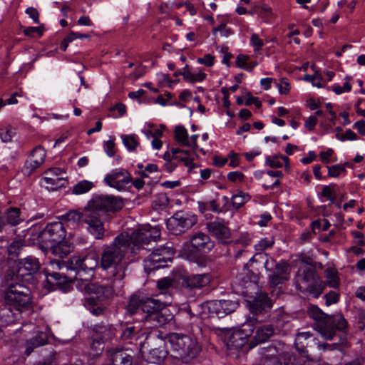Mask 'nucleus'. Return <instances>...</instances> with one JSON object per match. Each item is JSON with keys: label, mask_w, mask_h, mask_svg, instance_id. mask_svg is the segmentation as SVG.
Segmentation results:
<instances>
[{"label": "nucleus", "mask_w": 365, "mask_h": 365, "mask_svg": "<svg viewBox=\"0 0 365 365\" xmlns=\"http://www.w3.org/2000/svg\"><path fill=\"white\" fill-rule=\"evenodd\" d=\"M175 140L180 144L187 146L188 139V133L187 129L182 125H177L175 128Z\"/></svg>", "instance_id": "43"}, {"label": "nucleus", "mask_w": 365, "mask_h": 365, "mask_svg": "<svg viewBox=\"0 0 365 365\" xmlns=\"http://www.w3.org/2000/svg\"><path fill=\"white\" fill-rule=\"evenodd\" d=\"M227 179L232 182H242L245 179V175L239 171L230 172L227 174Z\"/></svg>", "instance_id": "61"}, {"label": "nucleus", "mask_w": 365, "mask_h": 365, "mask_svg": "<svg viewBox=\"0 0 365 365\" xmlns=\"http://www.w3.org/2000/svg\"><path fill=\"white\" fill-rule=\"evenodd\" d=\"M4 299L7 305L16 312L29 309L32 303L30 289L20 283L9 284L4 292Z\"/></svg>", "instance_id": "6"}, {"label": "nucleus", "mask_w": 365, "mask_h": 365, "mask_svg": "<svg viewBox=\"0 0 365 365\" xmlns=\"http://www.w3.org/2000/svg\"><path fill=\"white\" fill-rule=\"evenodd\" d=\"M199 138L198 134H193L190 136L188 135V139L187 142V147H189L193 150L194 152L199 151L202 155H205L206 152L203 148H200L197 143V140Z\"/></svg>", "instance_id": "54"}, {"label": "nucleus", "mask_w": 365, "mask_h": 365, "mask_svg": "<svg viewBox=\"0 0 365 365\" xmlns=\"http://www.w3.org/2000/svg\"><path fill=\"white\" fill-rule=\"evenodd\" d=\"M121 139L123 144L129 151H133L139 144L135 135H122Z\"/></svg>", "instance_id": "46"}, {"label": "nucleus", "mask_w": 365, "mask_h": 365, "mask_svg": "<svg viewBox=\"0 0 365 365\" xmlns=\"http://www.w3.org/2000/svg\"><path fill=\"white\" fill-rule=\"evenodd\" d=\"M347 165H348V163L339 164V165L329 166L328 167V175L333 178H337L341 174H346V170L345 166Z\"/></svg>", "instance_id": "49"}, {"label": "nucleus", "mask_w": 365, "mask_h": 365, "mask_svg": "<svg viewBox=\"0 0 365 365\" xmlns=\"http://www.w3.org/2000/svg\"><path fill=\"white\" fill-rule=\"evenodd\" d=\"M165 303L162 302L160 299L134 294L129 301L128 311L130 314H134L140 309L146 315H150L158 311H161Z\"/></svg>", "instance_id": "7"}, {"label": "nucleus", "mask_w": 365, "mask_h": 365, "mask_svg": "<svg viewBox=\"0 0 365 365\" xmlns=\"http://www.w3.org/2000/svg\"><path fill=\"white\" fill-rule=\"evenodd\" d=\"M200 64H204L207 67H211L214 64L215 57L210 54H206L202 58H199L197 60Z\"/></svg>", "instance_id": "62"}, {"label": "nucleus", "mask_w": 365, "mask_h": 365, "mask_svg": "<svg viewBox=\"0 0 365 365\" xmlns=\"http://www.w3.org/2000/svg\"><path fill=\"white\" fill-rule=\"evenodd\" d=\"M160 235V230L149 225L141 226L130 235L120 233L110 245L103 248L101 267L115 282H120L125 277L128 266L136 251L152 241L155 242Z\"/></svg>", "instance_id": "1"}, {"label": "nucleus", "mask_w": 365, "mask_h": 365, "mask_svg": "<svg viewBox=\"0 0 365 365\" xmlns=\"http://www.w3.org/2000/svg\"><path fill=\"white\" fill-rule=\"evenodd\" d=\"M83 222L87 225V231L96 240L103 238L105 227L98 211L87 206L83 211Z\"/></svg>", "instance_id": "8"}, {"label": "nucleus", "mask_w": 365, "mask_h": 365, "mask_svg": "<svg viewBox=\"0 0 365 365\" xmlns=\"http://www.w3.org/2000/svg\"><path fill=\"white\" fill-rule=\"evenodd\" d=\"M62 262L59 260H51L48 262L46 267L44 269V273L46 279L49 280V278H52L56 281H58L61 279V275L56 270L61 269Z\"/></svg>", "instance_id": "35"}, {"label": "nucleus", "mask_w": 365, "mask_h": 365, "mask_svg": "<svg viewBox=\"0 0 365 365\" xmlns=\"http://www.w3.org/2000/svg\"><path fill=\"white\" fill-rule=\"evenodd\" d=\"M326 286L328 285L332 288H336L339 286V277L337 272L334 269L329 268L325 270Z\"/></svg>", "instance_id": "42"}, {"label": "nucleus", "mask_w": 365, "mask_h": 365, "mask_svg": "<svg viewBox=\"0 0 365 365\" xmlns=\"http://www.w3.org/2000/svg\"><path fill=\"white\" fill-rule=\"evenodd\" d=\"M197 222L195 215L178 212L167 222V227L175 235L190 229Z\"/></svg>", "instance_id": "12"}, {"label": "nucleus", "mask_w": 365, "mask_h": 365, "mask_svg": "<svg viewBox=\"0 0 365 365\" xmlns=\"http://www.w3.org/2000/svg\"><path fill=\"white\" fill-rule=\"evenodd\" d=\"M324 297L326 299V304L330 305V304L336 303L339 300V294L336 293V292L331 291L329 293H327L324 296Z\"/></svg>", "instance_id": "63"}, {"label": "nucleus", "mask_w": 365, "mask_h": 365, "mask_svg": "<svg viewBox=\"0 0 365 365\" xmlns=\"http://www.w3.org/2000/svg\"><path fill=\"white\" fill-rule=\"evenodd\" d=\"M238 303L232 300H218L210 303L209 309L220 317L229 314L238 307Z\"/></svg>", "instance_id": "21"}, {"label": "nucleus", "mask_w": 365, "mask_h": 365, "mask_svg": "<svg viewBox=\"0 0 365 365\" xmlns=\"http://www.w3.org/2000/svg\"><path fill=\"white\" fill-rule=\"evenodd\" d=\"M171 153L173 160L183 163L189 170L193 168V158L189 151L178 148H172Z\"/></svg>", "instance_id": "28"}, {"label": "nucleus", "mask_w": 365, "mask_h": 365, "mask_svg": "<svg viewBox=\"0 0 365 365\" xmlns=\"http://www.w3.org/2000/svg\"><path fill=\"white\" fill-rule=\"evenodd\" d=\"M166 341L175 356L185 363H188L196 358L201 350L195 338L185 334L172 333L166 337Z\"/></svg>", "instance_id": "4"}, {"label": "nucleus", "mask_w": 365, "mask_h": 365, "mask_svg": "<svg viewBox=\"0 0 365 365\" xmlns=\"http://www.w3.org/2000/svg\"><path fill=\"white\" fill-rule=\"evenodd\" d=\"M94 333L100 336L106 342L115 336V330L112 325L96 324L93 328Z\"/></svg>", "instance_id": "34"}, {"label": "nucleus", "mask_w": 365, "mask_h": 365, "mask_svg": "<svg viewBox=\"0 0 365 365\" xmlns=\"http://www.w3.org/2000/svg\"><path fill=\"white\" fill-rule=\"evenodd\" d=\"M212 34H215L219 32L222 37L227 38L231 36L233 32L232 29L226 26L225 24H220L218 26L215 27L212 30Z\"/></svg>", "instance_id": "55"}, {"label": "nucleus", "mask_w": 365, "mask_h": 365, "mask_svg": "<svg viewBox=\"0 0 365 365\" xmlns=\"http://www.w3.org/2000/svg\"><path fill=\"white\" fill-rule=\"evenodd\" d=\"M274 243V239L272 237H264L261 239L257 244L255 245V249L257 253L250 259V262L252 261H259V259H265L264 263V266L267 270H269L268 267L269 259H268V256L262 253L265 250L270 248L273 246Z\"/></svg>", "instance_id": "20"}, {"label": "nucleus", "mask_w": 365, "mask_h": 365, "mask_svg": "<svg viewBox=\"0 0 365 365\" xmlns=\"http://www.w3.org/2000/svg\"><path fill=\"white\" fill-rule=\"evenodd\" d=\"M19 237V239L14 240L8 247L9 255L12 257L18 256L19 251L25 245L26 241L21 237Z\"/></svg>", "instance_id": "45"}, {"label": "nucleus", "mask_w": 365, "mask_h": 365, "mask_svg": "<svg viewBox=\"0 0 365 365\" xmlns=\"http://www.w3.org/2000/svg\"><path fill=\"white\" fill-rule=\"evenodd\" d=\"M51 249L53 255L63 258L73 251V246L69 242L62 240L52 245Z\"/></svg>", "instance_id": "27"}, {"label": "nucleus", "mask_w": 365, "mask_h": 365, "mask_svg": "<svg viewBox=\"0 0 365 365\" xmlns=\"http://www.w3.org/2000/svg\"><path fill=\"white\" fill-rule=\"evenodd\" d=\"M237 282L242 287H255L254 281L252 279V275L250 274V270L245 266L242 272L240 273L236 278Z\"/></svg>", "instance_id": "38"}, {"label": "nucleus", "mask_w": 365, "mask_h": 365, "mask_svg": "<svg viewBox=\"0 0 365 365\" xmlns=\"http://www.w3.org/2000/svg\"><path fill=\"white\" fill-rule=\"evenodd\" d=\"M11 307H4L0 311V319L6 324L14 322L17 319L18 315L21 312H16V310L14 312Z\"/></svg>", "instance_id": "41"}, {"label": "nucleus", "mask_w": 365, "mask_h": 365, "mask_svg": "<svg viewBox=\"0 0 365 365\" xmlns=\"http://www.w3.org/2000/svg\"><path fill=\"white\" fill-rule=\"evenodd\" d=\"M179 74L183 76L185 81L191 83L202 82L207 77L206 73L201 70H198L197 71L192 73L188 65H185L182 68V71Z\"/></svg>", "instance_id": "31"}, {"label": "nucleus", "mask_w": 365, "mask_h": 365, "mask_svg": "<svg viewBox=\"0 0 365 365\" xmlns=\"http://www.w3.org/2000/svg\"><path fill=\"white\" fill-rule=\"evenodd\" d=\"M277 88L280 94L286 95L289 93L291 86L287 79L281 78L277 83Z\"/></svg>", "instance_id": "60"}, {"label": "nucleus", "mask_w": 365, "mask_h": 365, "mask_svg": "<svg viewBox=\"0 0 365 365\" xmlns=\"http://www.w3.org/2000/svg\"><path fill=\"white\" fill-rule=\"evenodd\" d=\"M55 243L54 240L51 235V233L48 232V230L46 227L43 228L41 227V239H40V246L42 247H48L49 245H52Z\"/></svg>", "instance_id": "47"}, {"label": "nucleus", "mask_w": 365, "mask_h": 365, "mask_svg": "<svg viewBox=\"0 0 365 365\" xmlns=\"http://www.w3.org/2000/svg\"><path fill=\"white\" fill-rule=\"evenodd\" d=\"M104 341L101 338L95 333L93 335V339L91 343V349L96 353L102 351L104 348Z\"/></svg>", "instance_id": "56"}, {"label": "nucleus", "mask_w": 365, "mask_h": 365, "mask_svg": "<svg viewBox=\"0 0 365 365\" xmlns=\"http://www.w3.org/2000/svg\"><path fill=\"white\" fill-rule=\"evenodd\" d=\"M310 317L318 321L317 329L326 340H331L335 330L344 331L347 327V322L341 314L327 316L319 308L312 307L309 310Z\"/></svg>", "instance_id": "5"}, {"label": "nucleus", "mask_w": 365, "mask_h": 365, "mask_svg": "<svg viewBox=\"0 0 365 365\" xmlns=\"http://www.w3.org/2000/svg\"><path fill=\"white\" fill-rule=\"evenodd\" d=\"M297 289L314 298H318L326 288V284L317 274L315 268L308 262H302L295 276Z\"/></svg>", "instance_id": "3"}, {"label": "nucleus", "mask_w": 365, "mask_h": 365, "mask_svg": "<svg viewBox=\"0 0 365 365\" xmlns=\"http://www.w3.org/2000/svg\"><path fill=\"white\" fill-rule=\"evenodd\" d=\"M254 331L252 321H249L242 325V329L232 332L227 339V346L230 349H238L244 346L248 337Z\"/></svg>", "instance_id": "11"}, {"label": "nucleus", "mask_w": 365, "mask_h": 365, "mask_svg": "<svg viewBox=\"0 0 365 365\" xmlns=\"http://www.w3.org/2000/svg\"><path fill=\"white\" fill-rule=\"evenodd\" d=\"M274 272L269 277V282L272 285L276 286L287 281L289 277V267L286 263L276 264Z\"/></svg>", "instance_id": "23"}, {"label": "nucleus", "mask_w": 365, "mask_h": 365, "mask_svg": "<svg viewBox=\"0 0 365 365\" xmlns=\"http://www.w3.org/2000/svg\"><path fill=\"white\" fill-rule=\"evenodd\" d=\"M332 90L336 94L340 95L343 93L349 92L351 90V85L349 81L344 82L343 86L334 84L332 86Z\"/></svg>", "instance_id": "59"}, {"label": "nucleus", "mask_w": 365, "mask_h": 365, "mask_svg": "<svg viewBox=\"0 0 365 365\" xmlns=\"http://www.w3.org/2000/svg\"><path fill=\"white\" fill-rule=\"evenodd\" d=\"M249 199L250 197L248 195H246L243 192H240L232 196V204L235 207L239 208L242 205H244Z\"/></svg>", "instance_id": "53"}, {"label": "nucleus", "mask_w": 365, "mask_h": 365, "mask_svg": "<svg viewBox=\"0 0 365 365\" xmlns=\"http://www.w3.org/2000/svg\"><path fill=\"white\" fill-rule=\"evenodd\" d=\"M169 203V200L166 194L159 193L155 196L153 201V208L155 210H161L165 209Z\"/></svg>", "instance_id": "44"}, {"label": "nucleus", "mask_w": 365, "mask_h": 365, "mask_svg": "<svg viewBox=\"0 0 365 365\" xmlns=\"http://www.w3.org/2000/svg\"><path fill=\"white\" fill-rule=\"evenodd\" d=\"M206 227L210 234L221 243L231 241V232L225 223L220 221H212L207 223Z\"/></svg>", "instance_id": "17"}, {"label": "nucleus", "mask_w": 365, "mask_h": 365, "mask_svg": "<svg viewBox=\"0 0 365 365\" xmlns=\"http://www.w3.org/2000/svg\"><path fill=\"white\" fill-rule=\"evenodd\" d=\"M102 254L101 255V259L98 253L94 250H89L86 254L81 256H73L69 259L70 268L74 269L81 277V273L90 274L88 277L83 279L84 288L86 291H91L92 287L94 286L89 283L91 277L93 276V272L95 269L98 266L102 270L106 272L101 267ZM108 279H110L113 287H121L122 280L119 282H115L111 277H110L107 272H106Z\"/></svg>", "instance_id": "2"}, {"label": "nucleus", "mask_w": 365, "mask_h": 365, "mask_svg": "<svg viewBox=\"0 0 365 365\" xmlns=\"http://www.w3.org/2000/svg\"><path fill=\"white\" fill-rule=\"evenodd\" d=\"M250 46L253 48L255 53H259L264 45V41L258 34H252L250 36Z\"/></svg>", "instance_id": "50"}, {"label": "nucleus", "mask_w": 365, "mask_h": 365, "mask_svg": "<svg viewBox=\"0 0 365 365\" xmlns=\"http://www.w3.org/2000/svg\"><path fill=\"white\" fill-rule=\"evenodd\" d=\"M94 187L93 182L83 180L75 184L72 189L71 192L74 195H83L89 192Z\"/></svg>", "instance_id": "37"}, {"label": "nucleus", "mask_w": 365, "mask_h": 365, "mask_svg": "<svg viewBox=\"0 0 365 365\" xmlns=\"http://www.w3.org/2000/svg\"><path fill=\"white\" fill-rule=\"evenodd\" d=\"M63 217L68 222H72L73 223H77L80 221L83 222V212H80L76 210H72L66 213Z\"/></svg>", "instance_id": "57"}, {"label": "nucleus", "mask_w": 365, "mask_h": 365, "mask_svg": "<svg viewBox=\"0 0 365 365\" xmlns=\"http://www.w3.org/2000/svg\"><path fill=\"white\" fill-rule=\"evenodd\" d=\"M103 181L108 186L122 191L131 182V176L125 169H115L105 176Z\"/></svg>", "instance_id": "13"}, {"label": "nucleus", "mask_w": 365, "mask_h": 365, "mask_svg": "<svg viewBox=\"0 0 365 365\" xmlns=\"http://www.w3.org/2000/svg\"><path fill=\"white\" fill-rule=\"evenodd\" d=\"M310 336L311 334L308 331L300 332L296 335L294 344L299 353H304L306 351V348L308 344L307 340L309 339Z\"/></svg>", "instance_id": "40"}, {"label": "nucleus", "mask_w": 365, "mask_h": 365, "mask_svg": "<svg viewBox=\"0 0 365 365\" xmlns=\"http://www.w3.org/2000/svg\"><path fill=\"white\" fill-rule=\"evenodd\" d=\"M190 243L195 251L203 252H210L215 246L210 237L203 232L193 235L190 238Z\"/></svg>", "instance_id": "19"}, {"label": "nucleus", "mask_w": 365, "mask_h": 365, "mask_svg": "<svg viewBox=\"0 0 365 365\" xmlns=\"http://www.w3.org/2000/svg\"><path fill=\"white\" fill-rule=\"evenodd\" d=\"M140 331V329H136L133 326L128 327L122 331L121 338L124 340L137 339Z\"/></svg>", "instance_id": "52"}, {"label": "nucleus", "mask_w": 365, "mask_h": 365, "mask_svg": "<svg viewBox=\"0 0 365 365\" xmlns=\"http://www.w3.org/2000/svg\"><path fill=\"white\" fill-rule=\"evenodd\" d=\"M40 267L38 259L34 257L29 256L19 261L16 271V278L24 279L26 277L36 273Z\"/></svg>", "instance_id": "16"}, {"label": "nucleus", "mask_w": 365, "mask_h": 365, "mask_svg": "<svg viewBox=\"0 0 365 365\" xmlns=\"http://www.w3.org/2000/svg\"><path fill=\"white\" fill-rule=\"evenodd\" d=\"M265 164L266 165L273 168H282L284 165L286 169H288L289 159L287 157L281 155H269L266 158Z\"/></svg>", "instance_id": "36"}, {"label": "nucleus", "mask_w": 365, "mask_h": 365, "mask_svg": "<svg viewBox=\"0 0 365 365\" xmlns=\"http://www.w3.org/2000/svg\"><path fill=\"white\" fill-rule=\"evenodd\" d=\"M175 254V250L170 246H165L153 252L145 260V265L151 269H159L165 266Z\"/></svg>", "instance_id": "10"}, {"label": "nucleus", "mask_w": 365, "mask_h": 365, "mask_svg": "<svg viewBox=\"0 0 365 365\" xmlns=\"http://www.w3.org/2000/svg\"><path fill=\"white\" fill-rule=\"evenodd\" d=\"M36 336L29 339L26 343L25 354L29 355L36 347L43 346L48 341V335L46 331L36 330Z\"/></svg>", "instance_id": "25"}, {"label": "nucleus", "mask_w": 365, "mask_h": 365, "mask_svg": "<svg viewBox=\"0 0 365 365\" xmlns=\"http://www.w3.org/2000/svg\"><path fill=\"white\" fill-rule=\"evenodd\" d=\"M46 156V150L41 146L36 147L31 152L29 159L26 161L22 172L24 175L29 176L39 168L44 162Z\"/></svg>", "instance_id": "15"}, {"label": "nucleus", "mask_w": 365, "mask_h": 365, "mask_svg": "<svg viewBox=\"0 0 365 365\" xmlns=\"http://www.w3.org/2000/svg\"><path fill=\"white\" fill-rule=\"evenodd\" d=\"M304 80L310 82L313 86L321 88L323 86V79L320 73L316 71L314 75L306 74Z\"/></svg>", "instance_id": "48"}, {"label": "nucleus", "mask_w": 365, "mask_h": 365, "mask_svg": "<svg viewBox=\"0 0 365 365\" xmlns=\"http://www.w3.org/2000/svg\"><path fill=\"white\" fill-rule=\"evenodd\" d=\"M210 282L208 274H192L185 279L186 286L190 289H200L207 285Z\"/></svg>", "instance_id": "24"}, {"label": "nucleus", "mask_w": 365, "mask_h": 365, "mask_svg": "<svg viewBox=\"0 0 365 365\" xmlns=\"http://www.w3.org/2000/svg\"><path fill=\"white\" fill-rule=\"evenodd\" d=\"M173 285L170 278L165 277L158 281L157 287L161 291V294H165V291Z\"/></svg>", "instance_id": "58"}, {"label": "nucleus", "mask_w": 365, "mask_h": 365, "mask_svg": "<svg viewBox=\"0 0 365 365\" xmlns=\"http://www.w3.org/2000/svg\"><path fill=\"white\" fill-rule=\"evenodd\" d=\"M41 230V225H34L29 229L22 230L21 234L18 235V236L24 238L28 236V238L24 240L26 242L29 244L40 245Z\"/></svg>", "instance_id": "26"}, {"label": "nucleus", "mask_w": 365, "mask_h": 365, "mask_svg": "<svg viewBox=\"0 0 365 365\" xmlns=\"http://www.w3.org/2000/svg\"><path fill=\"white\" fill-rule=\"evenodd\" d=\"M17 134V129L10 125H7L0 129V138L4 143H11Z\"/></svg>", "instance_id": "39"}, {"label": "nucleus", "mask_w": 365, "mask_h": 365, "mask_svg": "<svg viewBox=\"0 0 365 365\" xmlns=\"http://www.w3.org/2000/svg\"><path fill=\"white\" fill-rule=\"evenodd\" d=\"M247 306L250 312L254 314H258L272 307L271 302L267 294L259 292L251 299L247 300Z\"/></svg>", "instance_id": "18"}, {"label": "nucleus", "mask_w": 365, "mask_h": 365, "mask_svg": "<svg viewBox=\"0 0 365 365\" xmlns=\"http://www.w3.org/2000/svg\"><path fill=\"white\" fill-rule=\"evenodd\" d=\"M273 334L274 329L272 326H259L257 329L256 334L254 337V341L252 342L251 347H253L259 343L266 341Z\"/></svg>", "instance_id": "29"}, {"label": "nucleus", "mask_w": 365, "mask_h": 365, "mask_svg": "<svg viewBox=\"0 0 365 365\" xmlns=\"http://www.w3.org/2000/svg\"><path fill=\"white\" fill-rule=\"evenodd\" d=\"M26 14L32 19L35 24H39V13L36 9L34 7H29L26 9Z\"/></svg>", "instance_id": "64"}, {"label": "nucleus", "mask_w": 365, "mask_h": 365, "mask_svg": "<svg viewBox=\"0 0 365 365\" xmlns=\"http://www.w3.org/2000/svg\"><path fill=\"white\" fill-rule=\"evenodd\" d=\"M167 355V351L163 349H153L150 351V359L153 363L160 362Z\"/></svg>", "instance_id": "51"}, {"label": "nucleus", "mask_w": 365, "mask_h": 365, "mask_svg": "<svg viewBox=\"0 0 365 365\" xmlns=\"http://www.w3.org/2000/svg\"><path fill=\"white\" fill-rule=\"evenodd\" d=\"M167 322V318L158 311L150 315H145L144 323L146 328L152 329L164 325Z\"/></svg>", "instance_id": "30"}, {"label": "nucleus", "mask_w": 365, "mask_h": 365, "mask_svg": "<svg viewBox=\"0 0 365 365\" xmlns=\"http://www.w3.org/2000/svg\"><path fill=\"white\" fill-rule=\"evenodd\" d=\"M46 227L55 242L63 240L66 237V230L61 221L51 222L48 224Z\"/></svg>", "instance_id": "33"}, {"label": "nucleus", "mask_w": 365, "mask_h": 365, "mask_svg": "<svg viewBox=\"0 0 365 365\" xmlns=\"http://www.w3.org/2000/svg\"><path fill=\"white\" fill-rule=\"evenodd\" d=\"M45 175L41 182L46 185L48 190H56L63 187L66 184V173L59 168L49 169L45 173Z\"/></svg>", "instance_id": "14"}, {"label": "nucleus", "mask_w": 365, "mask_h": 365, "mask_svg": "<svg viewBox=\"0 0 365 365\" xmlns=\"http://www.w3.org/2000/svg\"><path fill=\"white\" fill-rule=\"evenodd\" d=\"M87 206L98 212L100 211L115 212L120 210L123 204L120 198L114 195H99L93 197Z\"/></svg>", "instance_id": "9"}, {"label": "nucleus", "mask_w": 365, "mask_h": 365, "mask_svg": "<svg viewBox=\"0 0 365 365\" xmlns=\"http://www.w3.org/2000/svg\"><path fill=\"white\" fill-rule=\"evenodd\" d=\"M108 359L111 365H131V356L123 349H110L108 350Z\"/></svg>", "instance_id": "22"}, {"label": "nucleus", "mask_w": 365, "mask_h": 365, "mask_svg": "<svg viewBox=\"0 0 365 365\" xmlns=\"http://www.w3.org/2000/svg\"><path fill=\"white\" fill-rule=\"evenodd\" d=\"M3 214L6 225L16 226L24 221L21 210L17 207H9Z\"/></svg>", "instance_id": "32"}]
</instances>
